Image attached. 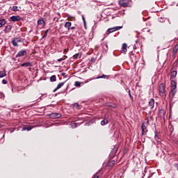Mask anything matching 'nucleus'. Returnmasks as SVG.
<instances>
[{
  "mask_svg": "<svg viewBox=\"0 0 178 178\" xmlns=\"http://www.w3.org/2000/svg\"><path fill=\"white\" fill-rule=\"evenodd\" d=\"M159 91L161 97H166V90L163 83L160 84Z\"/></svg>",
  "mask_w": 178,
  "mask_h": 178,
  "instance_id": "nucleus-1",
  "label": "nucleus"
},
{
  "mask_svg": "<svg viewBox=\"0 0 178 178\" xmlns=\"http://www.w3.org/2000/svg\"><path fill=\"white\" fill-rule=\"evenodd\" d=\"M23 41H24V39L23 38H15L13 39L12 44L13 47H19L17 42H23Z\"/></svg>",
  "mask_w": 178,
  "mask_h": 178,
  "instance_id": "nucleus-2",
  "label": "nucleus"
},
{
  "mask_svg": "<svg viewBox=\"0 0 178 178\" xmlns=\"http://www.w3.org/2000/svg\"><path fill=\"white\" fill-rule=\"evenodd\" d=\"M129 3H130V0H120L119 4L122 8H127L129 6Z\"/></svg>",
  "mask_w": 178,
  "mask_h": 178,
  "instance_id": "nucleus-3",
  "label": "nucleus"
},
{
  "mask_svg": "<svg viewBox=\"0 0 178 178\" xmlns=\"http://www.w3.org/2000/svg\"><path fill=\"white\" fill-rule=\"evenodd\" d=\"M27 55V50L22 49L18 51L17 54L15 56V58H22V56H26Z\"/></svg>",
  "mask_w": 178,
  "mask_h": 178,
  "instance_id": "nucleus-4",
  "label": "nucleus"
},
{
  "mask_svg": "<svg viewBox=\"0 0 178 178\" xmlns=\"http://www.w3.org/2000/svg\"><path fill=\"white\" fill-rule=\"evenodd\" d=\"M121 29H123V26H114L113 28H109L107 30V33L108 34H111V33H113V31H118L120 30Z\"/></svg>",
  "mask_w": 178,
  "mask_h": 178,
  "instance_id": "nucleus-5",
  "label": "nucleus"
},
{
  "mask_svg": "<svg viewBox=\"0 0 178 178\" xmlns=\"http://www.w3.org/2000/svg\"><path fill=\"white\" fill-rule=\"evenodd\" d=\"M50 119H59L62 116V114L58 113H52L49 115Z\"/></svg>",
  "mask_w": 178,
  "mask_h": 178,
  "instance_id": "nucleus-6",
  "label": "nucleus"
},
{
  "mask_svg": "<svg viewBox=\"0 0 178 178\" xmlns=\"http://www.w3.org/2000/svg\"><path fill=\"white\" fill-rule=\"evenodd\" d=\"M10 19L11 22H20V20H22V17L19 15H13L12 17H10Z\"/></svg>",
  "mask_w": 178,
  "mask_h": 178,
  "instance_id": "nucleus-7",
  "label": "nucleus"
},
{
  "mask_svg": "<svg viewBox=\"0 0 178 178\" xmlns=\"http://www.w3.org/2000/svg\"><path fill=\"white\" fill-rule=\"evenodd\" d=\"M141 129H142V136H145L148 130H147V127L145 126L144 122H143L141 124Z\"/></svg>",
  "mask_w": 178,
  "mask_h": 178,
  "instance_id": "nucleus-8",
  "label": "nucleus"
},
{
  "mask_svg": "<svg viewBox=\"0 0 178 178\" xmlns=\"http://www.w3.org/2000/svg\"><path fill=\"white\" fill-rule=\"evenodd\" d=\"M22 67H33V63L31 62L24 63L21 64Z\"/></svg>",
  "mask_w": 178,
  "mask_h": 178,
  "instance_id": "nucleus-9",
  "label": "nucleus"
},
{
  "mask_svg": "<svg viewBox=\"0 0 178 178\" xmlns=\"http://www.w3.org/2000/svg\"><path fill=\"white\" fill-rule=\"evenodd\" d=\"M121 52L122 54H126L127 52V44H126V43L122 44Z\"/></svg>",
  "mask_w": 178,
  "mask_h": 178,
  "instance_id": "nucleus-10",
  "label": "nucleus"
},
{
  "mask_svg": "<svg viewBox=\"0 0 178 178\" xmlns=\"http://www.w3.org/2000/svg\"><path fill=\"white\" fill-rule=\"evenodd\" d=\"M154 104H155V100L154 99H151L149 102V106L150 109H154Z\"/></svg>",
  "mask_w": 178,
  "mask_h": 178,
  "instance_id": "nucleus-11",
  "label": "nucleus"
},
{
  "mask_svg": "<svg viewBox=\"0 0 178 178\" xmlns=\"http://www.w3.org/2000/svg\"><path fill=\"white\" fill-rule=\"evenodd\" d=\"M64 85H65V82H61L58 83L57 87L54 89V92H55V91H58L59 88H62V87H63Z\"/></svg>",
  "mask_w": 178,
  "mask_h": 178,
  "instance_id": "nucleus-12",
  "label": "nucleus"
},
{
  "mask_svg": "<svg viewBox=\"0 0 178 178\" xmlns=\"http://www.w3.org/2000/svg\"><path fill=\"white\" fill-rule=\"evenodd\" d=\"M10 30H12V26L8 25V26H6L3 31L5 33H10Z\"/></svg>",
  "mask_w": 178,
  "mask_h": 178,
  "instance_id": "nucleus-13",
  "label": "nucleus"
},
{
  "mask_svg": "<svg viewBox=\"0 0 178 178\" xmlns=\"http://www.w3.org/2000/svg\"><path fill=\"white\" fill-rule=\"evenodd\" d=\"M108 123H109L108 118H104L103 120L101 121L102 126H105L106 124H108Z\"/></svg>",
  "mask_w": 178,
  "mask_h": 178,
  "instance_id": "nucleus-14",
  "label": "nucleus"
},
{
  "mask_svg": "<svg viewBox=\"0 0 178 178\" xmlns=\"http://www.w3.org/2000/svg\"><path fill=\"white\" fill-rule=\"evenodd\" d=\"M71 26H72V22H65V29H67V30H70Z\"/></svg>",
  "mask_w": 178,
  "mask_h": 178,
  "instance_id": "nucleus-15",
  "label": "nucleus"
},
{
  "mask_svg": "<svg viewBox=\"0 0 178 178\" xmlns=\"http://www.w3.org/2000/svg\"><path fill=\"white\" fill-rule=\"evenodd\" d=\"M6 24V21L5 20V19H0V28L3 27V26H5Z\"/></svg>",
  "mask_w": 178,
  "mask_h": 178,
  "instance_id": "nucleus-16",
  "label": "nucleus"
},
{
  "mask_svg": "<svg viewBox=\"0 0 178 178\" xmlns=\"http://www.w3.org/2000/svg\"><path fill=\"white\" fill-rule=\"evenodd\" d=\"M6 76V71L4 70L3 72H0V78L2 79Z\"/></svg>",
  "mask_w": 178,
  "mask_h": 178,
  "instance_id": "nucleus-17",
  "label": "nucleus"
},
{
  "mask_svg": "<svg viewBox=\"0 0 178 178\" xmlns=\"http://www.w3.org/2000/svg\"><path fill=\"white\" fill-rule=\"evenodd\" d=\"M33 129V127H24L23 129H22V131H24V130H27V131H30V130H32Z\"/></svg>",
  "mask_w": 178,
  "mask_h": 178,
  "instance_id": "nucleus-18",
  "label": "nucleus"
},
{
  "mask_svg": "<svg viewBox=\"0 0 178 178\" xmlns=\"http://www.w3.org/2000/svg\"><path fill=\"white\" fill-rule=\"evenodd\" d=\"M56 80V76L53 75L50 77V81H51V83H54V81H55Z\"/></svg>",
  "mask_w": 178,
  "mask_h": 178,
  "instance_id": "nucleus-19",
  "label": "nucleus"
},
{
  "mask_svg": "<svg viewBox=\"0 0 178 178\" xmlns=\"http://www.w3.org/2000/svg\"><path fill=\"white\" fill-rule=\"evenodd\" d=\"M44 23H45V22H44V19H40L38 20V24H39V25H42V24H44Z\"/></svg>",
  "mask_w": 178,
  "mask_h": 178,
  "instance_id": "nucleus-20",
  "label": "nucleus"
},
{
  "mask_svg": "<svg viewBox=\"0 0 178 178\" xmlns=\"http://www.w3.org/2000/svg\"><path fill=\"white\" fill-rule=\"evenodd\" d=\"M177 74V72L176 71H173L172 73H171V77L172 79H175V77H176V75Z\"/></svg>",
  "mask_w": 178,
  "mask_h": 178,
  "instance_id": "nucleus-21",
  "label": "nucleus"
},
{
  "mask_svg": "<svg viewBox=\"0 0 178 178\" xmlns=\"http://www.w3.org/2000/svg\"><path fill=\"white\" fill-rule=\"evenodd\" d=\"M177 86L175 83H174V84L172 86L171 91H172V92H174L175 90H176V88H177Z\"/></svg>",
  "mask_w": 178,
  "mask_h": 178,
  "instance_id": "nucleus-22",
  "label": "nucleus"
},
{
  "mask_svg": "<svg viewBox=\"0 0 178 178\" xmlns=\"http://www.w3.org/2000/svg\"><path fill=\"white\" fill-rule=\"evenodd\" d=\"M74 86L75 87H81V82L75 81Z\"/></svg>",
  "mask_w": 178,
  "mask_h": 178,
  "instance_id": "nucleus-23",
  "label": "nucleus"
},
{
  "mask_svg": "<svg viewBox=\"0 0 178 178\" xmlns=\"http://www.w3.org/2000/svg\"><path fill=\"white\" fill-rule=\"evenodd\" d=\"M66 58H67V56H63V58H58L57 60H58V62H62V60H65V59H66Z\"/></svg>",
  "mask_w": 178,
  "mask_h": 178,
  "instance_id": "nucleus-24",
  "label": "nucleus"
},
{
  "mask_svg": "<svg viewBox=\"0 0 178 178\" xmlns=\"http://www.w3.org/2000/svg\"><path fill=\"white\" fill-rule=\"evenodd\" d=\"M12 10H13V12H16L17 10H19V7L16 6H14L13 8H12Z\"/></svg>",
  "mask_w": 178,
  "mask_h": 178,
  "instance_id": "nucleus-25",
  "label": "nucleus"
},
{
  "mask_svg": "<svg viewBox=\"0 0 178 178\" xmlns=\"http://www.w3.org/2000/svg\"><path fill=\"white\" fill-rule=\"evenodd\" d=\"M74 108H76V109H80V105L79 104L75 103L74 104Z\"/></svg>",
  "mask_w": 178,
  "mask_h": 178,
  "instance_id": "nucleus-26",
  "label": "nucleus"
},
{
  "mask_svg": "<svg viewBox=\"0 0 178 178\" xmlns=\"http://www.w3.org/2000/svg\"><path fill=\"white\" fill-rule=\"evenodd\" d=\"M115 163H116V161H115V160L111 161L109 163V166H113V165H115Z\"/></svg>",
  "mask_w": 178,
  "mask_h": 178,
  "instance_id": "nucleus-27",
  "label": "nucleus"
},
{
  "mask_svg": "<svg viewBox=\"0 0 178 178\" xmlns=\"http://www.w3.org/2000/svg\"><path fill=\"white\" fill-rule=\"evenodd\" d=\"M107 76L105 74H103L102 76L97 77V79H106Z\"/></svg>",
  "mask_w": 178,
  "mask_h": 178,
  "instance_id": "nucleus-28",
  "label": "nucleus"
},
{
  "mask_svg": "<svg viewBox=\"0 0 178 178\" xmlns=\"http://www.w3.org/2000/svg\"><path fill=\"white\" fill-rule=\"evenodd\" d=\"M154 138L155 140H158L159 138V136H158V134L156 133V131L154 132Z\"/></svg>",
  "mask_w": 178,
  "mask_h": 178,
  "instance_id": "nucleus-29",
  "label": "nucleus"
},
{
  "mask_svg": "<svg viewBox=\"0 0 178 178\" xmlns=\"http://www.w3.org/2000/svg\"><path fill=\"white\" fill-rule=\"evenodd\" d=\"M159 22H160L161 23H164V22H165V18H160V19H159Z\"/></svg>",
  "mask_w": 178,
  "mask_h": 178,
  "instance_id": "nucleus-30",
  "label": "nucleus"
},
{
  "mask_svg": "<svg viewBox=\"0 0 178 178\" xmlns=\"http://www.w3.org/2000/svg\"><path fill=\"white\" fill-rule=\"evenodd\" d=\"M2 83H3V84H8V81H6V79H3V80H2Z\"/></svg>",
  "mask_w": 178,
  "mask_h": 178,
  "instance_id": "nucleus-31",
  "label": "nucleus"
},
{
  "mask_svg": "<svg viewBox=\"0 0 178 178\" xmlns=\"http://www.w3.org/2000/svg\"><path fill=\"white\" fill-rule=\"evenodd\" d=\"M79 54H75V55H74V56H73L74 59H77V58H79Z\"/></svg>",
  "mask_w": 178,
  "mask_h": 178,
  "instance_id": "nucleus-32",
  "label": "nucleus"
},
{
  "mask_svg": "<svg viewBox=\"0 0 178 178\" xmlns=\"http://www.w3.org/2000/svg\"><path fill=\"white\" fill-rule=\"evenodd\" d=\"M82 19H83V22L84 24H86V18L83 15H82Z\"/></svg>",
  "mask_w": 178,
  "mask_h": 178,
  "instance_id": "nucleus-33",
  "label": "nucleus"
},
{
  "mask_svg": "<svg viewBox=\"0 0 178 178\" xmlns=\"http://www.w3.org/2000/svg\"><path fill=\"white\" fill-rule=\"evenodd\" d=\"M48 35V33L47 32L44 33V35L42 36V38H45Z\"/></svg>",
  "mask_w": 178,
  "mask_h": 178,
  "instance_id": "nucleus-34",
  "label": "nucleus"
},
{
  "mask_svg": "<svg viewBox=\"0 0 178 178\" xmlns=\"http://www.w3.org/2000/svg\"><path fill=\"white\" fill-rule=\"evenodd\" d=\"M92 178H99V176H98V175H94V176L92 177Z\"/></svg>",
  "mask_w": 178,
  "mask_h": 178,
  "instance_id": "nucleus-35",
  "label": "nucleus"
},
{
  "mask_svg": "<svg viewBox=\"0 0 178 178\" xmlns=\"http://www.w3.org/2000/svg\"><path fill=\"white\" fill-rule=\"evenodd\" d=\"M74 29H76V27H74V26H72V27H70V30H74Z\"/></svg>",
  "mask_w": 178,
  "mask_h": 178,
  "instance_id": "nucleus-36",
  "label": "nucleus"
},
{
  "mask_svg": "<svg viewBox=\"0 0 178 178\" xmlns=\"http://www.w3.org/2000/svg\"><path fill=\"white\" fill-rule=\"evenodd\" d=\"M129 95L130 98H131V93L130 92V90L129 91Z\"/></svg>",
  "mask_w": 178,
  "mask_h": 178,
  "instance_id": "nucleus-37",
  "label": "nucleus"
},
{
  "mask_svg": "<svg viewBox=\"0 0 178 178\" xmlns=\"http://www.w3.org/2000/svg\"><path fill=\"white\" fill-rule=\"evenodd\" d=\"M73 126H74V128L76 129V127H77V124H73Z\"/></svg>",
  "mask_w": 178,
  "mask_h": 178,
  "instance_id": "nucleus-38",
  "label": "nucleus"
},
{
  "mask_svg": "<svg viewBox=\"0 0 178 178\" xmlns=\"http://www.w3.org/2000/svg\"><path fill=\"white\" fill-rule=\"evenodd\" d=\"M66 75V73H62L61 74V76H65Z\"/></svg>",
  "mask_w": 178,
  "mask_h": 178,
  "instance_id": "nucleus-39",
  "label": "nucleus"
},
{
  "mask_svg": "<svg viewBox=\"0 0 178 178\" xmlns=\"http://www.w3.org/2000/svg\"><path fill=\"white\" fill-rule=\"evenodd\" d=\"M48 31H49V29H47L45 33H47V34H48Z\"/></svg>",
  "mask_w": 178,
  "mask_h": 178,
  "instance_id": "nucleus-40",
  "label": "nucleus"
},
{
  "mask_svg": "<svg viewBox=\"0 0 178 178\" xmlns=\"http://www.w3.org/2000/svg\"><path fill=\"white\" fill-rule=\"evenodd\" d=\"M134 49H137V47L136 46H134Z\"/></svg>",
  "mask_w": 178,
  "mask_h": 178,
  "instance_id": "nucleus-41",
  "label": "nucleus"
},
{
  "mask_svg": "<svg viewBox=\"0 0 178 178\" xmlns=\"http://www.w3.org/2000/svg\"><path fill=\"white\" fill-rule=\"evenodd\" d=\"M147 124H149V121L148 120H147Z\"/></svg>",
  "mask_w": 178,
  "mask_h": 178,
  "instance_id": "nucleus-42",
  "label": "nucleus"
},
{
  "mask_svg": "<svg viewBox=\"0 0 178 178\" xmlns=\"http://www.w3.org/2000/svg\"><path fill=\"white\" fill-rule=\"evenodd\" d=\"M168 23H169V24H171L170 20H169V19H168Z\"/></svg>",
  "mask_w": 178,
  "mask_h": 178,
  "instance_id": "nucleus-43",
  "label": "nucleus"
},
{
  "mask_svg": "<svg viewBox=\"0 0 178 178\" xmlns=\"http://www.w3.org/2000/svg\"><path fill=\"white\" fill-rule=\"evenodd\" d=\"M161 112H163V110H161V111H160V113H161Z\"/></svg>",
  "mask_w": 178,
  "mask_h": 178,
  "instance_id": "nucleus-44",
  "label": "nucleus"
},
{
  "mask_svg": "<svg viewBox=\"0 0 178 178\" xmlns=\"http://www.w3.org/2000/svg\"><path fill=\"white\" fill-rule=\"evenodd\" d=\"M106 48H108V44H106Z\"/></svg>",
  "mask_w": 178,
  "mask_h": 178,
  "instance_id": "nucleus-45",
  "label": "nucleus"
}]
</instances>
